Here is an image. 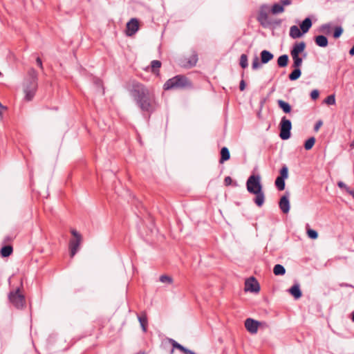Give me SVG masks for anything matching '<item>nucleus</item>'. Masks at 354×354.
<instances>
[{
    "mask_svg": "<svg viewBox=\"0 0 354 354\" xmlns=\"http://www.w3.org/2000/svg\"><path fill=\"white\" fill-rule=\"evenodd\" d=\"M301 75V71L300 68H294V70L290 73L288 78L291 81H295Z\"/></svg>",
    "mask_w": 354,
    "mask_h": 354,
    "instance_id": "nucleus-24",
    "label": "nucleus"
},
{
    "mask_svg": "<svg viewBox=\"0 0 354 354\" xmlns=\"http://www.w3.org/2000/svg\"><path fill=\"white\" fill-rule=\"evenodd\" d=\"M137 354H145V353H142V352H140V353H137Z\"/></svg>",
    "mask_w": 354,
    "mask_h": 354,
    "instance_id": "nucleus-56",
    "label": "nucleus"
},
{
    "mask_svg": "<svg viewBox=\"0 0 354 354\" xmlns=\"http://www.w3.org/2000/svg\"><path fill=\"white\" fill-rule=\"evenodd\" d=\"M260 290V286L257 279L251 277L248 279L245 282V291L251 292H259Z\"/></svg>",
    "mask_w": 354,
    "mask_h": 354,
    "instance_id": "nucleus-9",
    "label": "nucleus"
},
{
    "mask_svg": "<svg viewBox=\"0 0 354 354\" xmlns=\"http://www.w3.org/2000/svg\"><path fill=\"white\" fill-rule=\"evenodd\" d=\"M285 180L284 178L277 177L275 180V185L279 191L285 189Z\"/></svg>",
    "mask_w": 354,
    "mask_h": 354,
    "instance_id": "nucleus-29",
    "label": "nucleus"
},
{
    "mask_svg": "<svg viewBox=\"0 0 354 354\" xmlns=\"http://www.w3.org/2000/svg\"><path fill=\"white\" fill-rule=\"evenodd\" d=\"M239 88L241 91H243L245 88V82L243 80H242L240 82Z\"/></svg>",
    "mask_w": 354,
    "mask_h": 354,
    "instance_id": "nucleus-45",
    "label": "nucleus"
},
{
    "mask_svg": "<svg viewBox=\"0 0 354 354\" xmlns=\"http://www.w3.org/2000/svg\"><path fill=\"white\" fill-rule=\"evenodd\" d=\"M273 272L275 275H283L286 273V269L282 265L277 264L273 268Z\"/></svg>",
    "mask_w": 354,
    "mask_h": 354,
    "instance_id": "nucleus-28",
    "label": "nucleus"
},
{
    "mask_svg": "<svg viewBox=\"0 0 354 354\" xmlns=\"http://www.w3.org/2000/svg\"><path fill=\"white\" fill-rule=\"evenodd\" d=\"M271 12L273 15H277L284 12V8L279 2L273 4L271 8Z\"/></svg>",
    "mask_w": 354,
    "mask_h": 354,
    "instance_id": "nucleus-26",
    "label": "nucleus"
},
{
    "mask_svg": "<svg viewBox=\"0 0 354 354\" xmlns=\"http://www.w3.org/2000/svg\"><path fill=\"white\" fill-rule=\"evenodd\" d=\"M170 342L171 343V345L173 346V347L175 348H176V346H177L176 344H179V343H178L177 342H176L174 339H170Z\"/></svg>",
    "mask_w": 354,
    "mask_h": 354,
    "instance_id": "nucleus-50",
    "label": "nucleus"
},
{
    "mask_svg": "<svg viewBox=\"0 0 354 354\" xmlns=\"http://www.w3.org/2000/svg\"><path fill=\"white\" fill-rule=\"evenodd\" d=\"M315 142V138L314 137H310L308 138L305 144H304V148L306 150H310L313 148V145Z\"/></svg>",
    "mask_w": 354,
    "mask_h": 354,
    "instance_id": "nucleus-31",
    "label": "nucleus"
},
{
    "mask_svg": "<svg viewBox=\"0 0 354 354\" xmlns=\"http://www.w3.org/2000/svg\"><path fill=\"white\" fill-rule=\"evenodd\" d=\"M273 57V54L268 50H263L261 52V62L262 64H267L272 60Z\"/></svg>",
    "mask_w": 354,
    "mask_h": 354,
    "instance_id": "nucleus-15",
    "label": "nucleus"
},
{
    "mask_svg": "<svg viewBox=\"0 0 354 354\" xmlns=\"http://www.w3.org/2000/svg\"><path fill=\"white\" fill-rule=\"evenodd\" d=\"M307 234L309 238L312 239H316L318 237V233L312 229H308L307 230Z\"/></svg>",
    "mask_w": 354,
    "mask_h": 354,
    "instance_id": "nucleus-37",
    "label": "nucleus"
},
{
    "mask_svg": "<svg viewBox=\"0 0 354 354\" xmlns=\"http://www.w3.org/2000/svg\"><path fill=\"white\" fill-rule=\"evenodd\" d=\"M260 322L252 318H248L245 321V327L251 334H255L258 331Z\"/></svg>",
    "mask_w": 354,
    "mask_h": 354,
    "instance_id": "nucleus-10",
    "label": "nucleus"
},
{
    "mask_svg": "<svg viewBox=\"0 0 354 354\" xmlns=\"http://www.w3.org/2000/svg\"><path fill=\"white\" fill-rule=\"evenodd\" d=\"M279 206L281 212L288 214L290 211V201L288 195H284L280 198Z\"/></svg>",
    "mask_w": 354,
    "mask_h": 354,
    "instance_id": "nucleus-12",
    "label": "nucleus"
},
{
    "mask_svg": "<svg viewBox=\"0 0 354 354\" xmlns=\"http://www.w3.org/2000/svg\"><path fill=\"white\" fill-rule=\"evenodd\" d=\"M304 33L301 32V29H299L297 26H292L290 28V37L292 39H297L302 36Z\"/></svg>",
    "mask_w": 354,
    "mask_h": 354,
    "instance_id": "nucleus-17",
    "label": "nucleus"
},
{
    "mask_svg": "<svg viewBox=\"0 0 354 354\" xmlns=\"http://www.w3.org/2000/svg\"><path fill=\"white\" fill-rule=\"evenodd\" d=\"M160 281L162 283H168L170 284L173 282V279L167 275H161L160 277Z\"/></svg>",
    "mask_w": 354,
    "mask_h": 354,
    "instance_id": "nucleus-38",
    "label": "nucleus"
},
{
    "mask_svg": "<svg viewBox=\"0 0 354 354\" xmlns=\"http://www.w3.org/2000/svg\"><path fill=\"white\" fill-rule=\"evenodd\" d=\"M292 124L290 120L285 116L281 118L280 122V133L279 136L282 140H288L290 137V130Z\"/></svg>",
    "mask_w": 354,
    "mask_h": 354,
    "instance_id": "nucleus-6",
    "label": "nucleus"
},
{
    "mask_svg": "<svg viewBox=\"0 0 354 354\" xmlns=\"http://www.w3.org/2000/svg\"><path fill=\"white\" fill-rule=\"evenodd\" d=\"M293 63L292 68H301L303 63V58L300 55H291Z\"/></svg>",
    "mask_w": 354,
    "mask_h": 354,
    "instance_id": "nucleus-25",
    "label": "nucleus"
},
{
    "mask_svg": "<svg viewBox=\"0 0 354 354\" xmlns=\"http://www.w3.org/2000/svg\"><path fill=\"white\" fill-rule=\"evenodd\" d=\"M320 31L326 35H330L332 32V26L329 24H323L320 27Z\"/></svg>",
    "mask_w": 354,
    "mask_h": 354,
    "instance_id": "nucleus-30",
    "label": "nucleus"
},
{
    "mask_svg": "<svg viewBox=\"0 0 354 354\" xmlns=\"http://www.w3.org/2000/svg\"><path fill=\"white\" fill-rule=\"evenodd\" d=\"M1 75V73L0 72V75Z\"/></svg>",
    "mask_w": 354,
    "mask_h": 354,
    "instance_id": "nucleus-58",
    "label": "nucleus"
},
{
    "mask_svg": "<svg viewBox=\"0 0 354 354\" xmlns=\"http://www.w3.org/2000/svg\"><path fill=\"white\" fill-rule=\"evenodd\" d=\"M240 66L243 68H245L248 66V57L245 54H242L240 57Z\"/></svg>",
    "mask_w": 354,
    "mask_h": 354,
    "instance_id": "nucleus-34",
    "label": "nucleus"
},
{
    "mask_svg": "<svg viewBox=\"0 0 354 354\" xmlns=\"http://www.w3.org/2000/svg\"><path fill=\"white\" fill-rule=\"evenodd\" d=\"M261 67V64L259 62V58L257 57H255L253 59L252 64V68L253 70H257Z\"/></svg>",
    "mask_w": 354,
    "mask_h": 354,
    "instance_id": "nucleus-40",
    "label": "nucleus"
},
{
    "mask_svg": "<svg viewBox=\"0 0 354 354\" xmlns=\"http://www.w3.org/2000/svg\"><path fill=\"white\" fill-rule=\"evenodd\" d=\"M160 66H161V62L158 60H153L151 62V71L154 73L156 72V70L158 71V69L160 68Z\"/></svg>",
    "mask_w": 354,
    "mask_h": 354,
    "instance_id": "nucleus-33",
    "label": "nucleus"
},
{
    "mask_svg": "<svg viewBox=\"0 0 354 354\" xmlns=\"http://www.w3.org/2000/svg\"><path fill=\"white\" fill-rule=\"evenodd\" d=\"M247 190L249 193L254 194V203L258 207H261L265 201V194L261 182L260 175H251L246 182Z\"/></svg>",
    "mask_w": 354,
    "mask_h": 354,
    "instance_id": "nucleus-2",
    "label": "nucleus"
},
{
    "mask_svg": "<svg viewBox=\"0 0 354 354\" xmlns=\"http://www.w3.org/2000/svg\"><path fill=\"white\" fill-rule=\"evenodd\" d=\"M281 23V21H279L277 24H279Z\"/></svg>",
    "mask_w": 354,
    "mask_h": 354,
    "instance_id": "nucleus-57",
    "label": "nucleus"
},
{
    "mask_svg": "<svg viewBox=\"0 0 354 354\" xmlns=\"http://www.w3.org/2000/svg\"><path fill=\"white\" fill-rule=\"evenodd\" d=\"M0 109H1V110H2V109H6V106H3V105L1 104V102H0Z\"/></svg>",
    "mask_w": 354,
    "mask_h": 354,
    "instance_id": "nucleus-53",
    "label": "nucleus"
},
{
    "mask_svg": "<svg viewBox=\"0 0 354 354\" xmlns=\"http://www.w3.org/2000/svg\"><path fill=\"white\" fill-rule=\"evenodd\" d=\"M138 321L140 324L143 332L147 331V326L148 324L147 315L145 313H142L140 315L138 316Z\"/></svg>",
    "mask_w": 354,
    "mask_h": 354,
    "instance_id": "nucleus-20",
    "label": "nucleus"
},
{
    "mask_svg": "<svg viewBox=\"0 0 354 354\" xmlns=\"http://www.w3.org/2000/svg\"><path fill=\"white\" fill-rule=\"evenodd\" d=\"M324 102L328 105H333L335 104V98L334 95H328L325 100Z\"/></svg>",
    "mask_w": 354,
    "mask_h": 354,
    "instance_id": "nucleus-36",
    "label": "nucleus"
},
{
    "mask_svg": "<svg viewBox=\"0 0 354 354\" xmlns=\"http://www.w3.org/2000/svg\"><path fill=\"white\" fill-rule=\"evenodd\" d=\"M230 158V154L228 149L226 147H223L221 150V159L219 162L223 163L225 161L228 160Z\"/></svg>",
    "mask_w": 354,
    "mask_h": 354,
    "instance_id": "nucleus-22",
    "label": "nucleus"
},
{
    "mask_svg": "<svg viewBox=\"0 0 354 354\" xmlns=\"http://www.w3.org/2000/svg\"><path fill=\"white\" fill-rule=\"evenodd\" d=\"M36 63L41 69L43 68L42 61L39 57L36 59Z\"/></svg>",
    "mask_w": 354,
    "mask_h": 354,
    "instance_id": "nucleus-48",
    "label": "nucleus"
},
{
    "mask_svg": "<svg viewBox=\"0 0 354 354\" xmlns=\"http://www.w3.org/2000/svg\"><path fill=\"white\" fill-rule=\"evenodd\" d=\"M306 48V43L304 41L297 42L293 45L290 50V55H299Z\"/></svg>",
    "mask_w": 354,
    "mask_h": 354,
    "instance_id": "nucleus-14",
    "label": "nucleus"
},
{
    "mask_svg": "<svg viewBox=\"0 0 354 354\" xmlns=\"http://www.w3.org/2000/svg\"><path fill=\"white\" fill-rule=\"evenodd\" d=\"M184 353L185 354H196L195 353L194 351H191V350H189L186 348V349L184 351Z\"/></svg>",
    "mask_w": 354,
    "mask_h": 354,
    "instance_id": "nucleus-49",
    "label": "nucleus"
},
{
    "mask_svg": "<svg viewBox=\"0 0 354 354\" xmlns=\"http://www.w3.org/2000/svg\"><path fill=\"white\" fill-rule=\"evenodd\" d=\"M311 26H312V21H311L310 18L307 17L300 24V29H301V32L304 34H305L309 30V29L311 28Z\"/></svg>",
    "mask_w": 354,
    "mask_h": 354,
    "instance_id": "nucleus-18",
    "label": "nucleus"
},
{
    "mask_svg": "<svg viewBox=\"0 0 354 354\" xmlns=\"http://www.w3.org/2000/svg\"><path fill=\"white\" fill-rule=\"evenodd\" d=\"M2 118H3L2 111L0 109V120H2Z\"/></svg>",
    "mask_w": 354,
    "mask_h": 354,
    "instance_id": "nucleus-54",
    "label": "nucleus"
},
{
    "mask_svg": "<svg viewBox=\"0 0 354 354\" xmlns=\"http://www.w3.org/2000/svg\"><path fill=\"white\" fill-rule=\"evenodd\" d=\"M82 239H71L69 242L71 257H73L79 250Z\"/></svg>",
    "mask_w": 354,
    "mask_h": 354,
    "instance_id": "nucleus-13",
    "label": "nucleus"
},
{
    "mask_svg": "<svg viewBox=\"0 0 354 354\" xmlns=\"http://www.w3.org/2000/svg\"><path fill=\"white\" fill-rule=\"evenodd\" d=\"M279 3L283 5V7L286 6H289L292 3V0H280Z\"/></svg>",
    "mask_w": 354,
    "mask_h": 354,
    "instance_id": "nucleus-43",
    "label": "nucleus"
},
{
    "mask_svg": "<svg viewBox=\"0 0 354 354\" xmlns=\"http://www.w3.org/2000/svg\"><path fill=\"white\" fill-rule=\"evenodd\" d=\"M177 346H176V348L180 350V351H182L183 353H184L185 350L186 349L185 347H184L183 346H182L181 344H176Z\"/></svg>",
    "mask_w": 354,
    "mask_h": 354,
    "instance_id": "nucleus-47",
    "label": "nucleus"
},
{
    "mask_svg": "<svg viewBox=\"0 0 354 354\" xmlns=\"http://www.w3.org/2000/svg\"><path fill=\"white\" fill-rule=\"evenodd\" d=\"M224 182H225V185H231L232 180L230 176H227L225 178Z\"/></svg>",
    "mask_w": 354,
    "mask_h": 354,
    "instance_id": "nucleus-44",
    "label": "nucleus"
},
{
    "mask_svg": "<svg viewBox=\"0 0 354 354\" xmlns=\"http://www.w3.org/2000/svg\"><path fill=\"white\" fill-rule=\"evenodd\" d=\"M350 317L351 319V320L353 322H354V312H352L351 314H350Z\"/></svg>",
    "mask_w": 354,
    "mask_h": 354,
    "instance_id": "nucleus-52",
    "label": "nucleus"
},
{
    "mask_svg": "<svg viewBox=\"0 0 354 354\" xmlns=\"http://www.w3.org/2000/svg\"><path fill=\"white\" fill-rule=\"evenodd\" d=\"M290 293L295 297V299H297L301 297V291L300 290V286L299 283L294 284L290 289Z\"/></svg>",
    "mask_w": 354,
    "mask_h": 354,
    "instance_id": "nucleus-16",
    "label": "nucleus"
},
{
    "mask_svg": "<svg viewBox=\"0 0 354 354\" xmlns=\"http://www.w3.org/2000/svg\"><path fill=\"white\" fill-rule=\"evenodd\" d=\"M129 91L137 106L142 113H147L149 118L159 107L153 89L147 87L142 83L133 81Z\"/></svg>",
    "mask_w": 354,
    "mask_h": 354,
    "instance_id": "nucleus-1",
    "label": "nucleus"
},
{
    "mask_svg": "<svg viewBox=\"0 0 354 354\" xmlns=\"http://www.w3.org/2000/svg\"><path fill=\"white\" fill-rule=\"evenodd\" d=\"M139 28V23L137 19L132 18L127 24V34L129 36H131L134 35L138 30Z\"/></svg>",
    "mask_w": 354,
    "mask_h": 354,
    "instance_id": "nucleus-11",
    "label": "nucleus"
},
{
    "mask_svg": "<svg viewBox=\"0 0 354 354\" xmlns=\"http://www.w3.org/2000/svg\"><path fill=\"white\" fill-rule=\"evenodd\" d=\"M10 303L17 308H22L25 304V297L20 291V288L11 290L8 295Z\"/></svg>",
    "mask_w": 354,
    "mask_h": 354,
    "instance_id": "nucleus-5",
    "label": "nucleus"
},
{
    "mask_svg": "<svg viewBox=\"0 0 354 354\" xmlns=\"http://www.w3.org/2000/svg\"><path fill=\"white\" fill-rule=\"evenodd\" d=\"M337 185L339 188L341 189H345V190L346 191V192H348L349 194H351V196H353V197H354V190H352L349 187H348L346 186V185L342 182V181H339L337 183Z\"/></svg>",
    "mask_w": 354,
    "mask_h": 354,
    "instance_id": "nucleus-32",
    "label": "nucleus"
},
{
    "mask_svg": "<svg viewBox=\"0 0 354 354\" xmlns=\"http://www.w3.org/2000/svg\"><path fill=\"white\" fill-rule=\"evenodd\" d=\"M71 232L73 234V236H74V239H82L81 234L79 232H77L75 230H72Z\"/></svg>",
    "mask_w": 354,
    "mask_h": 354,
    "instance_id": "nucleus-42",
    "label": "nucleus"
},
{
    "mask_svg": "<svg viewBox=\"0 0 354 354\" xmlns=\"http://www.w3.org/2000/svg\"><path fill=\"white\" fill-rule=\"evenodd\" d=\"M288 56L286 54L279 56L277 59V64L279 67H286L288 64Z\"/></svg>",
    "mask_w": 354,
    "mask_h": 354,
    "instance_id": "nucleus-23",
    "label": "nucleus"
},
{
    "mask_svg": "<svg viewBox=\"0 0 354 354\" xmlns=\"http://www.w3.org/2000/svg\"><path fill=\"white\" fill-rule=\"evenodd\" d=\"M349 54L352 56L354 55V46L351 48L349 50Z\"/></svg>",
    "mask_w": 354,
    "mask_h": 354,
    "instance_id": "nucleus-51",
    "label": "nucleus"
},
{
    "mask_svg": "<svg viewBox=\"0 0 354 354\" xmlns=\"http://www.w3.org/2000/svg\"><path fill=\"white\" fill-rule=\"evenodd\" d=\"M268 12V6L267 5L264 4L260 7L257 21L263 27H268L272 24V22L269 19Z\"/></svg>",
    "mask_w": 354,
    "mask_h": 354,
    "instance_id": "nucleus-7",
    "label": "nucleus"
},
{
    "mask_svg": "<svg viewBox=\"0 0 354 354\" xmlns=\"http://www.w3.org/2000/svg\"><path fill=\"white\" fill-rule=\"evenodd\" d=\"M322 125V121H320V120H319V121H318V122L316 123V124H315V127H314L315 131H318V130H319V129L320 128V127H321Z\"/></svg>",
    "mask_w": 354,
    "mask_h": 354,
    "instance_id": "nucleus-46",
    "label": "nucleus"
},
{
    "mask_svg": "<svg viewBox=\"0 0 354 354\" xmlns=\"http://www.w3.org/2000/svg\"><path fill=\"white\" fill-rule=\"evenodd\" d=\"M37 89V73L34 68H30L28 72V77L26 80L24 86V92L25 93V100L31 101Z\"/></svg>",
    "mask_w": 354,
    "mask_h": 354,
    "instance_id": "nucleus-3",
    "label": "nucleus"
},
{
    "mask_svg": "<svg viewBox=\"0 0 354 354\" xmlns=\"http://www.w3.org/2000/svg\"><path fill=\"white\" fill-rule=\"evenodd\" d=\"M277 104L279 107L285 113H290L291 112V106L288 102L282 100H278Z\"/></svg>",
    "mask_w": 354,
    "mask_h": 354,
    "instance_id": "nucleus-19",
    "label": "nucleus"
},
{
    "mask_svg": "<svg viewBox=\"0 0 354 354\" xmlns=\"http://www.w3.org/2000/svg\"><path fill=\"white\" fill-rule=\"evenodd\" d=\"M198 62V54L196 52L193 51L192 55L189 57H185L179 60V64L181 67L185 68H190L196 65Z\"/></svg>",
    "mask_w": 354,
    "mask_h": 354,
    "instance_id": "nucleus-8",
    "label": "nucleus"
},
{
    "mask_svg": "<svg viewBox=\"0 0 354 354\" xmlns=\"http://www.w3.org/2000/svg\"><path fill=\"white\" fill-rule=\"evenodd\" d=\"M280 178L286 179L288 177V169L286 165H283L280 170Z\"/></svg>",
    "mask_w": 354,
    "mask_h": 354,
    "instance_id": "nucleus-35",
    "label": "nucleus"
},
{
    "mask_svg": "<svg viewBox=\"0 0 354 354\" xmlns=\"http://www.w3.org/2000/svg\"><path fill=\"white\" fill-rule=\"evenodd\" d=\"M350 146L351 147H354V142H351Z\"/></svg>",
    "mask_w": 354,
    "mask_h": 354,
    "instance_id": "nucleus-55",
    "label": "nucleus"
},
{
    "mask_svg": "<svg viewBox=\"0 0 354 354\" xmlns=\"http://www.w3.org/2000/svg\"><path fill=\"white\" fill-rule=\"evenodd\" d=\"M343 32V29L341 26H337L335 28L334 32H333V37L334 38H338L339 37Z\"/></svg>",
    "mask_w": 354,
    "mask_h": 354,
    "instance_id": "nucleus-39",
    "label": "nucleus"
},
{
    "mask_svg": "<svg viewBox=\"0 0 354 354\" xmlns=\"http://www.w3.org/2000/svg\"><path fill=\"white\" fill-rule=\"evenodd\" d=\"M319 94V93L318 90L315 89L311 91L310 97L313 100H316L318 98Z\"/></svg>",
    "mask_w": 354,
    "mask_h": 354,
    "instance_id": "nucleus-41",
    "label": "nucleus"
},
{
    "mask_svg": "<svg viewBox=\"0 0 354 354\" xmlns=\"http://www.w3.org/2000/svg\"><path fill=\"white\" fill-rule=\"evenodd\" d=\"M191 81L183 75H178L169 79L163 85L164 90H177L191 88Z\"/></svg>",
    "mask_w": 354,
    "mask_h": 354,
    "instance_id": "nucleus-4",
    "label": "nucleus"
},
{
    "mask_svg": "<svg viewBox=\"0 0 354 354\" xmlns=\"http://www.w3.org/2000/svg\"><path fill=\"white\" fill-rule=\"evenodd\" d=\"M315 41L319 47H326L328 45V39L324 35H318L315 37Z\"/></svg>",
    "mask_w": 354,
    "mask_h": 354,
    "instance_id": "nucleus-21",
    "label": "nucleus"
},
{
    "mask_svg": "<svg viewBox=\"0 0 354 354\" xmlns=\"http://www.w3.org/2000/svg\"><path fill=\"white\" fill-rule=\"evenodd\" d=\"M12 247L11 245H6L0 250V254L3 257H9L12 253Z\"/></svg>",
    "mask_w": 354,
    "mask_h": 354,
    "instance_id": "nucleus-27",
    "label": "nucleus"
}]
</instances>
